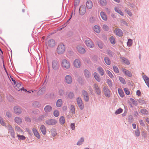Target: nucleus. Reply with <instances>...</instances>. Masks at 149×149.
<instances>
[{"label": "nucleus", "mask_w": 149, "mask_h": 149, "mask_svg": "<svg viewBox=\"0 0 149 149\" xmlns=\"http://www.w3.org/2000/svg\"><path fill=\"white\" fill-rule=\"evenodd\" d=\"M15 85V88L17 91H22L24 90V88L22 86L21 83L20 81H17Z\"/></svg>", "instance_id": "nucleus-3"}, {"label": "nucleus", "mask_w": 149, "mask_h": 149, "mask_svg": "<svg viewBox=\"0 0 149 149\" xmlns=\"http://www.w3.org/2000/svg\"><path fill=\"white\" fill-rule=\"evenodd\" d=\"M107 54L110 56H113V52H111L110 50L108 49L107 50Z\"/></svg>", "instance_id": "nucleus-61"}, {"label": "nucleus", "mask_w": 149, "mask_h": 149, "mask_svg": "<svg viewBox=\"0 0 149 149\" xmlns=\"http://www.w3.org/2000/svg\"><path fill=\"white\" fill-rule=\"evenodd\" d=\"M61 65L63 68L68 69L70 67V63L66 59H63L61 62Z\"/></svg>", "instance_id": "nucleus-1"}, {"label": "nucleus", "mask_w": 149, "mask_h": 149, "mask_svg": "<svg viewBox=\"0 0 149 149\" xmlns=\"http://www.w3.org/2000/svg\"><path fill=\"white\" fill-rule=\"evenodd\" d=\"M93 29L94 31L97 33H99L100 32V27L98 25H95L94 26Z\"/></svg>", "instance_id": "nucleus-27"}, {"label": "nucleus", "mask_w": 149, "mask_h": 149, "mask_svg": "<svg viewBox=\"0 0 149 149\" xmlns=\"http://www.w3.org/2000/svg\"><path fill=\"white\" fill-rule=\"evenodd\" d=\"M141 112L143 114L146 115H147L148 113V111L145 109H141Z\"/></svg>", "instance_id": "nucleus-43"}, {"label": "nucleus", "mask_w": 149, "mask_h": 149, "mask_svg": "<svg viewBox=\"0 0 149 149\" xmlns=\"http://www.w3.org/2000/svg\"><path fill=\"white\" fill-rule=\"evenodd\" d=\"M15 121L18 124H21L22 122V119L19 117H17L15 118Z\"/></svg>", "instance_id": "nucleus-34"}, {"label": "nucleus", "mask_w": 149, "mask_h": 149, "mask_svg": "<svg viewBox=\"0 0 149 149\" xmlns=\"http://www.w3.org/2000/svg\"><path fill=\"white\" fill-rule=\"evenodd\" d=\"M84 141L83 137H81L79 140L77 144L78 146H80L82 144Z\"/></svg>", "instance_id": "nucleus-32"}, {"label": "nucleus", "mask_w": 149, "mask_h": 149, "mask_svg": "<svg viewBox=\"0 0 149 149\" xmlns=\"http://www.w3.org/2000/svg\"><path fill=\"white\" fill-rule=\"evenodd\" d=\"M110 41L111 43L113 45H114L116 43L115 39L113 36H111L110 38Z\"/></svg>", "instance_id": "nucleus-44"}, {"label": "nucleus", "mask_w": 149, "mask_h": 149, "mask_svg": "<svg viewBox=\"0 0 149 149\" xmlns=\"http://www.w3.org/2000/svg\"><path fill=\"white\" fill-rule=\"evenodd\" d=\"M58 94L61 96H63L65 93V92L63 90L61 89H60L58 90Z\"/></svg>", "instance_id": "nucleus-45"}, {"label": "nucleus", "mask_w": 149, "mask_h": 149, "mask_svg": "<svg viewBox=\"0 0 149 149\" xmlns=\"http://www.w3.org/2000/svg\"><path fill=\"white\" fill-rule=\"evenodd\" d=\"M85 43L86 45L88 48H93L94 46V44L92 40L88 38L86 40Z\"/></svg>", "instance_id": "nucleus-4"}, {"label": "nucleus", "mask_w": 149, "mask_h": 149, "mask_svg": "<svg viewBox=\"0 0 149 149\" xmlns=\"http://www.w3.org/2000/svg\"><path fill=\"white\" fill-rule=\"evenodd\" d=\"M118 93L120 95V96L121 97H123L124 96V93L123 91H122L121 90H120V89H118Z\"/></svg>", "instance_id": "nucleus-49"}, {"label": "nucleus", "mask_w": 149, "mask_h": 149, "mask_svg": "<svg viewBox=\"0 0 149 149\" xmlns=\"http://www.w3.org/2000/svg\"><path fill=\"white\" fill-rule=\"evenodd\" d=\"M46 124L48 125H56L57 121L55 119H49L45 121Z\"/></svg>", "instance_id": "nucleus-9"}, {"label": "nucleus", "mask_w": 149, "mask_h": 149, "mask_svg": "<svg viewBox=\"0 0 149 149\" xmlns=\"http://www.w3.org/2000/svg\"><path fill=\"white\" fill-rule=\"evenodd\" d=\"M17 136L18 137L19 140H24L25 139V137L23 135H20L17 134Z\"/></svg>", "instance_id": "nucleus-42"}, {"label": "nucleus", "mask_w": 149, "mask_h": 149, "mask_svg": "<svg viewBox=\"0 0 149 149\" xmlns=\"http://www.w3.org/2000/svg\"><path fill=\"white\" fill-rule=\"evenodd\" d=\"M6 115L8 118H11L12 116V113L9 111H7L6 112Z\"/></svg>", "instance_id": "nucleus-63"}, {"label": "nucleus", "mask_w": 149, "mask_h": 149, "mask_svg": "<svg viewBox=\"0 0 149 149\" xmlns=\"http://www.w3.org/2000/svg\"><path fill=\"white\" fill-rule=\"evenodd\" d=\"M102 28L106 31H107L109 30V28L106 24H104L102 26Z\"/></svg>", "instance_id": "nucleus-57"}, {"label": "nucleus", "mask_w": 149, "mask_h": 149, "mask_svg": "<svg viewBox=\"0 0 149 149\" xmlns=\"http://www.w3.org/2000/svg\"><path fill=\"white\" fill-rule=\"evenodd\" d=\"M107 73L108 74L109 76L111 79L113 78V76L112 74L109 70H107L106 71Z\"/></svg>", "instance_id": "nucleus-50"}, {"label": "nucleus", "mask_w": 149, "mask_h": 149, "mask_svg": "<svg viewBox=\"0 0 149 149\" xmlns=\"http://www.w3.org/2000/svg\"><path fill=\"white\" fill-rule=\"evenodd\" d=\"M66 97L67 99H72L74 97V93L72 92L67 93L66 94Z\"/></svg>", "instance_id": "nucleus-17"}, {"label": "nucleus", "mask_w": 149, "mask_h": 149, "mask_svg": "<svg viewBox=\"0 0 149 149\" xmlns=\"http://www.w3.org/2000/svg\"><path fill=\"white\" fill-rule=\"evenodd\" d=\"M44 111L46 113L50 112L52 110V108L50 105H47L44 108Z\"/></svg>", "instance_id": "nucleus-22"}, {"label": "nucleus", "mask_w": 149, "mask_h": 149, "mask_svg": "<svg viewBox=\"0 0 149 149\" xmlns=\"http://www.w3.org/2000/svg\"><path fill=\"white\" fill-rule=\"evenodd\" d=\"M94 77L95 79L98 82H100L101 81L100 78L99 77V74L96 72L93 73Z\"/></svg>", "instance_id": "nucleus-31"}, {"label": "nucleus", "mask_w": 149, "mask_h": 149, "mask_svg": "<svg viewBox=\"0 0 149 149\" xmlns=\"http://www.w3.org/2000/svg\"><path fill=\"white\" fill-rule=\"evenodd\" d=\"M45 88L44 87L41 88L38 92V95H42L43 94L45 91Z\"/></svg>", "instance_id": "nucleus-35"}, {"label": "nucleus", "mask_w": 149, "mask_h": 149, "mask_svg": "<svg viewBox=\"0 0 149 149\" xmlns=\"http://www.w3.org/2000/svg\"><path fill=\"white\" fill-rule=\"evenodd\" d=\"M53 115L54 116L56 117H58L59 115V112L57 110H56L54 111L53 112Z\"/></svg>", "instance_id": "nucleus-52"}, {"label": "nucleus", "mask_w": 149, "mask_h": 149, "mask_svg": "<svg viewBox=\"0 0 149 149\" xmlns=\"http://www.w3.org/2000/svg\"><path fill=\"white\" fill-rule=\"evenodd\" d=\"M84 74L85 77L86 78H89L91 75L89 71L87 69L84 70Z\"/></svg>", "instance_id": "nucleus-26"}, {"label": "nucleus", "mask_w": 149, "mask_h": 149, "mask_svg": "<svg viewBox=\"0 0 149 149\" xmlns=\"http://www.w3.org/2000/svg\"><path fill=\"white\" fill-rule=\"evenodd\" d=\"M93 86L95 92L98 95H100L101 94V90L98 85L95 83L93 84Z\"/></svg>", "instance_id": "nucleus-11"}, {"label": "nucleus", "mask_w": 149, "mask_h": 149, "mask_svg": "<svg viewBox=\"0 0 149 149\" xmlns=\"http://www.w3.org/2000/svg\"><path fill=\"white\" fill-rule=\"evenodd\" d=\"M63 102L62 100L61 99H58L56 102V106L58 107H60L61 106Z\"/></svg>", "instance_id": "nucleus-29"}, {"label": "nucleus", "mask_w": 149, "mask_h": 149, "mask_svg": "<svg viewBox=\"0 0 149 149\" xmlns=\"http://www.w3.org/2000/svg\"><path fill=\"white\" fill-rule=\"evenodd\" d=\"M80 0H75V2L74 3V8L76 9V7L78 6L79 2Z\"/></svg>", "instance_id": "nucleus-55"}, {"label": "nucleus", "mask_w": 149, "mask_h": 149, "mask_svg": "<svg viewBox=\"0 0 149 149\" xmlns=\"http://www.w3.org/2000/svg\"><path fill=\"white\" fill-rule=\"evenodd\" d=\"M119 79L120 82L123 84H126L125 79L122 77H119Z\"/></svg>", "instance_id": "nucleus-46"}, {"label": "nucleus", "mask_w": 149, "mask_h": 149, "mask_svg": "<svg viewBox=\"0 0 149 149\" xmlns=\"http://www.w3.org/2000/svg\"><path fill=\"white\" fill-rule=\"evenodd\" d=\"M123 72L124 74H125L128 77H132V73L130 71L127 70L126 69H123Z\"/></svg>", "instance_id": "nucleus-20"}, {"label": "nucleus", "mask_w": 149, "mask_h": 149, "mask_svg": "<svg viewBox=\"0 0 149 149\" xmlns=\"http://www.w3.org/2000/svg\"><path fill=\"white\" fill-rule=\"evenodd\" d=\"M104 61L105 63L107 65H110L111 61L109 58L108 57H105L104 58Z\"/></svg>", "instance_id": "nucleus-39"}, {"label": "nucleus", "mask_w": 149, "mask_h": 149, "mask_svg": "<svg viewBox=\"0 0 149 149\" xmlns=\"http://www.w3.org/2000/svg\"><path fill=\"white\" fill-rule=\"evenodd\" d=\"M107 83L108 84L109 86L111 87L113 85L112 84V81L111 80L109 79H108L107 80Z\"/></svg>", "instance_id": "nucleus-58"}, {"label": "nucleus", "mask_w": 149, "mask_h": 149, "mask_svg": "<svg viewBox=\"0 0 149 149\" xmlns=\"http://www.w3.org/2000/svg\"><path fill=\"white\" fill-rule=\"evenodd\" d=\"M70 109L71 111V113L72 114H74L75 113V107L73 105H71L70 107Z\"/></svg>", "instance_id": "nucleus-37"}, {"label": "nucleus", "mask_w": 149, "mask_h": 149, "mask_svg": "<svg viewBox=\"0 0 149 149\" xmlns=\"http://www.w3.org/2000/svg\"><path fill=\"white\" fill-rule=\"evenodd\" d=\"M124 10L129 16H132V13L128 8H125L124 9Z\"/></svg>", "instance_id": "nucleus-41"}, {"label": "nucleus", "mask_w": 149, "mask_h": 149, "mask_svg": "<svg viewBox=\"0 0 149 149\" xmlns=\"http://www.w3.org/2000/svg\"><path fill=\"white\" fill-rule=\"evenodd\" d=\"M120 59H121L122 62L126 64L127 65H129L130 63L129 60L124 57H121Z\"/></svg>", "instance_id": "nucleus-25"}, {"label": "nucleus", "mask_w": 149, "mask_h": 149, "mask_svg": "<svg viewBox=\"0 0 149 149\" xmlns=\"http://www.w3.org/2000/svg\"><path fill=\"white\" fill-rule=\"evenodd\" d=\"M123 111V110L121 108H119L116 110L115 112V114L116 115L120 114Z\"/></svg>", "instance_id": "nucleus-48"}, {"label": "nucleus", "mask_w": 149, "mask_h": 149, "mask_svg": "<svg viewBox=\"0 0 149 149\" xmlns=\"http://www.w3.org/2000/svg\"><path fill=\"white\" fill-rule=\"evenodd\" d=\"M138 101L140 104H143L145 103V101L144 100L139 99L138 100Z\"/></svg>", "instance_id": "nucleus-56"}, {"label": "nucleus", "mask_w": 149, "mask_h": 149, "mask_svg": "<svg viewBox=\"0 0 149 149\" xmlns=\"http://www.w3.org/2000/svg\"><path fill=\"white\" fill-rule=\"evenodd\" d=\"M59 122L61 125L65 123V120L64 117L61 116L59 118Z\"/></svg>", "instance_id": "nucleus-40"}, {"label": "nucleus", "mask_w": 149, "mask_h": 149, "mask_svg": "<svg viewBox=\"0 0 149 149\" xmlns=\"http://www.w3.org/2000/svg\"><path fill=\"white\" fill-rule=\"evenodd\" d=\"M32 131L35 136H36L38 139L40 138V135H39L37 130L35 128H33Z\"/></svg>", "instance_id": "nucleus-23"}, {"label": "nucleus", "mask_w": 149, "mask_h": 149, "mask_svg": "<svg viewBox=\"0 0 149 149\" xmlns=\"http://www.w3.org/2000/svg\"><path fill=\"white\" fill-rule=\"evenodd\" d=\"M114 10L116 12L118 13L121 16L124 15L123 13L119 8L117 7H115L114 8Z\"/></svg>", "instance_id": "nucleus-38"}, {"label": "nucleus", "mask_w": 149, "mask_h": 149, "mask_svg": "<svg viewBox=\"0 0 149 149\" xmlns=\"http://www.w3.org/2000/svg\"><path fill=\"white\" fill-rule=\"evenodd\" d=\"M113 69L114 71L116 73H119V71L118 67L116 65H114L113 67Z\"/></svg>", "instance_id": "nucleus-47"}, {"label": "nucleus", "mask_w": 149, "mask_h": 149, "mask_svg": "<svg viewBox=\"0 0 149 149\" xmlns=\"http://www.w3.org/2000/svg\"><path fill=\"white\" fill-rule=\"evenodd\" d=\"M97 71L101 76H103L104 73L103 69L101 67H99L97 68Z\"/></svg>", "instance_id": "nucleus-33"}, {"label": "nucleus", "mask_w": 149, "mask_h": 149, "mask_svg": "<svg viewBox=\"0 0 149 149\" xmlns=\"http://www.w3.org/2000/svg\"><path fill=\"white\" fill-rule=\"evenodd\" d=\"M77 104L81 110H82L84 108V105L81 98L78 97L76 99Z\"/></svg>", "instance_id": "nucleus-6"}, {"label": "nucleus", "mask_w": 149, "mask_h": 149, "mask_svg": "<svg viewBox=\"0 0 149 149\" xmlns=\"http://www.w3.org/2000/svg\"><path fill=\"white\" fill-rule=\"evenodd\" d=\"M74 66L77 68H79L81 66V62L79 59H76L74 61Z\"/></svg>", "instance_id": "nucleus-13"}, {"label": "nucleus", "mask_w": 149, "mask_h": 149, "mask_svg": "<svg viewBox=\"0 0 149 149\" xmlns=\"http://www.w3.org/2000/svg\"><path fill=\"white\" fill-rule=\"evenodd\" d=\"M103 91L104 95L107 97L108 98L110 97L111 96V92L107 87L106 86L104 87Z\"/></svg>", "instance_id": "nucleus-8"}, {"label": "nucleus", "mask_w": 149, "mask_h": 149, "mask_svg": "<svg viewBox=\"0 0 149 149\" xmlns=\"http://www.w3.org/2000/svg\"><path fill=\"white\" fill-rule=\"evenodd\" d=\"M45 117V116L44 115H42L39 116L38 118V120L39 121H41L44 120Z\"/></svg>", "instance_id": "nucleus-62"}, {"label": "nucleus", "mask_w": 149, "mask_h": 149, "mask_svg": "<svg viewBox=\"0 0 149 149\" xmlns=\"http://www.w3.org/2000/svg\"><path fill=\"white\" fill-rule=\"evenodd\" d=\"M40 130L43 135H45L46 134V128L44 125H42L41 126Z\"/></svg>", "instance_id": "nucleus-24"}, {"label": "nucleus", "mask_w": 149, "mask_h": 149, "mask_svg": "<svg viewBox=\"0 0 149 149\" xmlns=\"http://www.w3.org/2000/svg\"><path fill=\"white\" fill-rule=\"evenodd\" d=\"M86 6L88 9H91L93 6V2L91 0L87 1L86 2Z\"/></svg>", "instance_id": "nucleus-16"}, {"label": "nucleus", "mask_w": 149, "mask_h": 149, "mask_svg": "<svg viewBox=\"0 0 149 149\" xmlns=\"http://www.w3.org/2000/svg\"><path fill=\"white\" fill-rule=\"evenodd\" d=\"M97 45L101 49H102L103 47V44L102 42H97Z\"/></svg>", "instance_id": "nucleus-54"}, {"label": "nucleus", "mask_w": 149, "mask_h": 149, "mask_svg": "<svg viewBox=\"0 0 149 149\" xmlns=\"http://www.w3.org/2000/svg\"><path fill=\"white\" fill-rule=\"evenodd\" d=\"M47 45L49 47H54L55 45V41L53 39H51L48 41Z\"/></svg>", "instance_id": "nucleus-15"}, {"label": "nucleus", "mask_w": 149, "mask_h": 149, "mask_svg": "<svg viewBox=\"0 0 149 149\" xmlns=\"http://www.w3.org/2000/svg\"><path fill=\"white\" fill-rule=\"evenodd\" d=\"M132 40L130 39H128L127 42V45L128 47H130L132 46Z\"/></svg>", "instance_id": "nucleus-51"}, {"label": "nucleus", "mask_w": 149, "mask_h": 149, "mask_svg": "<svg viewBox=\"0 0 149 149\" xmlns=\"http://www.w3.org/2000/svg\"><path fill=\"white\" fill-rule=\"evenodd\" d=\"M32 106L34 107L39 108L41 106V104L38 101H36L33 103Z\"/></svg>", "instance_id": "nucleus-28"}, {"label": "nucleus", "mask_w": 149, "mask_h": 149, "mask_svg": "<svg viewBox=\"0 0 149 149\" xmlns=\"http://www.w3.org/2000/svg\"><path fill=\"white\" fill-rule=\"evenodd\" d=\"M65 50V45L63 43H60L57 46V52L59 54H63Z\"/></svg>", "instance_id": "nucleus-2"}, {"label": "nucleus", "mask_w": 149, "mask_h": 149, "mask_svg": "<svg viewBox=\"0 0 149 149\" xmlns=\"http://www.w3.org/2000/svg\"><path fill=\"white\" fill-rule=\"evenodd\" d=\"M115 32L117 35L119 37L122 36L123 34L122 30L120 29H116Z\"/></svg>", "instance_id": "nucleus-18"}, {"label": "nucleus", "mask_w": 149, "mask_h": 149, "mask_svg": "<svg viewBox=\"0 0 149 149\" xmlns=\"http://www.w3.org/2000/svg\"><path fill=\"white\" fill-rule=\"evenodd\" d=\"M52 67L55 70H58L59 67V64L57 60H54L52 61Z\"/></svg>", "instance_id": "nucleus-5"}, {"label": "nucleus", "mask_w": 149, "mask_h": 149, "mask_svg": "<svg viewBox=\"0 0 149 149\" xmlns=\"http://www.w3.org/2000/svg\"><path fill=\"white\" fill-rule=\"evenodd\" d=\"M82 93L84 100L86 102L88 101L89 100V97L87 92L84 90H83L82 91Z\"/></svg>", "instance_id": "nucleus-7"}, {"label": "nucleus", "mask_w": 149, "mask_h": 149, "mask_svg": "<svg viewBox=\"0 0 149 149\" xmlns=\"http://www.w3.org/2000/svg\"><path fill=\"white\" fill-rule=\"evenodd\" d=\"M0 123L2 125L4 126H6L5 123L3 121V119L1 116H0Z\"/></svg>", "instance_id": "nucleus-60"}, {"label": "nucleus", "mask_w": 149, "mask_h": 149, "mask_svg": "<svg viewBox=\"0 0 149 149\" xmlns=\"http://www.w3.org/2000/svg\"><path fill=\"white\" fill-rule=\"evenodd\" d=\"M130 100V101L135 106H137V105L138 103L134 99L132 98H131Z\"/></svg>", "instance_id": "nucleus-53"}, {"label": "nucleus", "mask_w": 149, "mask_h": 149, "mask_svg": "<svg viewBox=\"0 0 149 149\" xmlns=\"http://www.w3.org/2000/svg\"><path fill=\"white\" fill-rule=\"evenodd\" d=\"M14 112L17 115H19L22 113V109L20 107L18 106H15L14 107Z\"/></svg>", "instance_id": "nucleus-12"}, {"label": "nucleus", "mask_w": 149, "mask_h": 149, "mask_svg": "<svg viewBox=\"0 0 149 149\" xmlns=\"http://www.w3.org/2000/svg\"><path fill=\"white\" fill-rule=\"evenodd\" d=\"M135 134L136 136L138 137L139 136L140 132L138 129H137L135 131Z\"/></svg>", "instance_id": "nucleus-64"}, {"label": "nucleus", "mask_w": 149, "mask_h": 149, "mask_svg": "<svg viewBox=\"0 0 149 149\" xmlns=\"http://www.w3.org/2000/svg\"><path fill=\"white\" fill-rule=\"evenodd\" d=\"M142 78L146 85L149 88V78L145 75L143 76Z\"/></svg>", "instance_id": "nucleus-21"}, {"label": "nucleus", "mask_w": 149, "mask_h": 149, "mask_svg": "<svg viewBox=\"0 0 149 149\" xmlns=\"http://www.w3.org/2000/svg\"><path fill=\"white\" fill-rule=\"evenodd\" d=\"M125 93L127 95H130V92L127 88H125L124 89Z\"/></svg>", "instance_id": "nucleus-59"}, {"label": "nucleus", "mask_w": 149, "mask_h": 149, "mask_svg": "<svg viewBox=\"0 0 149 149\" xmlns=\"http://www.w3.org/2000/svg\"><path fill=\"white\" fill-rule=\"evenodd\" d=\"M79 13L80 15H83L86 13V8L85 5L81 6L79 9Z\"/></svg>", "instance_id": "nucleus-10"}, {"label": "nucleus", "mask_w": 149, "mask_h": 149, "mask_svg": "<svg viewBox=\"0 0 149 149\" xmlns=\"http://www.w3.org/2000/svg\"><path fill=\"white\" fill-rule=\"evenodd\" d=\"M65 81L68 84H71L72 81V78L71 76L66 75L65 78Z\"/></svg>", "instance_id": "nucleus-14"}, {"label": "nucleus", "mask_w": 149, "mask_h": 149, "mask_svg": "<svg viewBox=\"0 0 149 149\" xmlns=\"http://www.w3.org/2000/svg\"><path fill=\"white\" fill-rule=\"evenodd\" d=\"M100 14L102 19L103 20L106 21L107 20V15L104 12H101Z\"/></svg>", "instance_id": "nucleus-30"}, {"label": "nucleus", "mask_w": 149, "mask_h": 149, "mask_svg": "<svg viewBox=\"0 0 149 149\" xmlns=\"http://www.w3.org/2000/svg\"><path fill=\"white\" fill-rule=\"evenodd\" d=\"M77 48L78 52L81 54H83L85 53V50L84 48L80 46H77Z\"/></svg>", "instance_id": "nucleus-19"}, {"label": "nucleus", "mask_w": 149, "mask_h": 149, "mask_svg": "<svg viewBox=\"0 0 149 149\" xmlns=\"http://www.w3.org/2000/svg\"><path fill=\"white\" fill-rule=\"evenodd\" d=\"M100 3L101 6H105L107 3L106 0H100Z\"/></svg>", "instance_id": "nucleus-36"}]
</instances>
